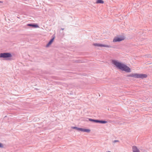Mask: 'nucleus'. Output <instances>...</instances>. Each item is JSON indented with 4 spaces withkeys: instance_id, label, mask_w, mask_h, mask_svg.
<instances>
[{
    "instance_id": "9d476101",
    "label": "nucleus",
    "mask_w": 152,
    "mask_h": 152,
    "mask_svg": "<svg viewBox=\"0 0 152 152\" xmlns=\"http://www.w3.org/2000/svg\"><path fill=\"white\" fill-rule=\"evenodd\" d=\"M81 131L86 132L87 133H89L90 132L91 130L88 129H86L82 128Z\"/></svg>"
},
{
    "instance_id": "2eb2a0df",
    "label": "nucleus",
    "mask_w": 152,
    "mask_h": 152,
    "mask_svg": "<svg viewBox=\"0 0 152 152\" xmlns=\"http://www.w3.org/2000/svg\"><path fill=\"white\" fill-rule=\"evenodd\" d=\"M3 147V145L0 143V147Z\"/></svg>"
},
{
    "instance_id": "dca6fc26",
    "label": "nucleus",
    "mask_w": 152,
    "mask_h": 152,
    "mask_svg": "<svg viewBox=\"0 0 152 152\" xmlns=\"http://www.w3.org/2000/svg\"><path fill=\"white\" fill-rule=\"evenodd\" d=\"M106 152H111V151H107Z\"/></svg>"
},
{
    "instance_id": "f8f14e48",
    "label": "nucleus",
    "mask_w": 152,
    "mask_h": 152,
    "mask_svg": "<svg viewBox=\"0 0 152 152\" xmlns=\"http://www.w3.org/2000/svg\"><path fill=\"white\" fill-rule=\"evenodd\" d=\"M107 123V121H104V120H99V123L102 124H105Z\"/></svg>"
},
{
    "instance_id": "a211bd4d",
    "label": "nucleus",
    "mask_w": 152,
    "mask_h": 152,
    "mask_svg": "<svg viewBox=\"0 0 152 152\" xmlns=\"http://www.w3.org/2000/svg\"><path fill=\"white\" fill-rule=\"evenodd\" d=\"M0 3H2V1H0Z\"/></svg>"
},
{
    "instance_id": "f03ea898",
    "label": "nucleus",
    "mask_w": 152,
    "mask_h": 152,
    "mask_svg": "<svg viewBox=\"0 0 152 152\" xmlns=\"http://www.w3.org/2000/svg\"><path fill=\"white\" fill-rule=\"evenodd\" d=\"M127 77H131L135 78L143 79L147 77V75L145 74L133 73L127 75Z\"/></svg>"
},
{
    "instance_id": "0eeeda50",
    "label": "nucleus",
    "mask_w": 152,
    "mask_h": 152,
    "mask_svg": "<svg viewBox=\"0 0 152 152\" xmlns=\"http://www.w3.org/2000/svg\"><path fill=\"white\" fill-rule=\"evenodd\" d=\"M55 39V37H53L48 42V43L46 45V47H48L53 42Z\"/></svg>"
},
{
    "instance_id": "6e6552de",
    "label": "nucleus",
    "mask_w": 152,
    "mask_h": 152,
    "mask_svg": "<svg viewBox=\"0 0 152 152\" xmlns=\"http://www.w3.org/2000/svg\"><path fill=\"white\" fill-rule=\"evenodd\" d=\"M132 150L133 152H140L139 150L136 146H133Z\"/></svg>"
},
{
    "instance_id": "ddd939ff",
    "label": "nucleus",
    "mask_w": 152,
    "mask_h": 152,
    "mask_svg": "<svg viewBox=\"0 0 152 152\" xmlns=\"http://www.w3.org/2000/svg\"><path fill=\"white\" fill-rule=\"evenodd\" d=\"M104 1L103 0H97L96 3L97 4H103Z\"/></svg>"
},
{
    "instance_id": "f3484780",
    "label": "nucleus",
    "mask_w": 152,
    "mask_h": 152,
    "mask_svg": "<svg viewBox=\"0 0 152 152\" xmlns=\"http://www.w3.org/2000/svg\"><path fill=\"white\" fill-rule=\"evenodd\" d=\"M64 28H61V29H62V30H64Z\"/></svg>"
},
{
    "instance_id": "4468645a",
    "label": "nucleus",
    "mask_w": 152,
    "mask_h": 152,
    "mask_svg": "<svg viewBox=\"0 0 152 152\" xmlns=\"http://www.w3.org/2000/svg\"><path fill=\"white\" fill-rule=\"evenodd\" d=\"M119 141L118 140H115L113 141L114 143H116V142H118Z\"/></svg>"
},
{
    "instance_id": "1a4fd4ad",
    "label": "nucleus",
    "mask_w": 152,
    "mask_h": 152,
    "mask_svg": "<svg viewBox=\"0 0 152 152\" xmlns=\"http://www.w3.org/2000/svg\"><path fill=\"white\" fill-rule=\"evenodd\" d=\"M88 120L92 122L95 123H99V120L98 119H94L92 118H89Z\"/></svg>"
},
{
    "instance_id": "9b49d317",
    "label": "nucleus",
    "mask_w": 152,
    "mask_h": 152,
    "mask_svg": "<svg viewBox=\"0 0 152 152\" xmlns=\"http://www.w3.org/2000/svg\"><path fill=\"white\" fill-rule=\"evenodd\" d=\"M71 128L72 129H75L76 130H77L78 131H81V130L82 128H78L76 126H72L71 127Z\"/></svg>"
},
{
    "instance_id": "f257e3e1",
    "label": "nucleus",
    "mask_w": 152,
    "mask_h": 152,
    "mask_svg": "<svg viewBox=\"0 0 152 152\" xmlns=\"http://www.w3.org/2000/svg\"><path fill=\"white\" fill-rule=\"evenodd\" d=\"M112 64L115 65L118 69L127 72H130V68L126 65L121 62L118 61L116 60H113L112 61Z\"/></svg>"
},
{
    "instance_id": "20e7f679",
    "label": "nucleus",
    "mask_w": 152,
    "mask_h": 152,
    "mask_svg": "<svg viewBox=\"0 0 152 152\" xmlns=\"http://www.w3.org/2000/svg\"><path fill=\"white\" fill-rule=\"evenodd\" d=\"M12 56L11 54L9 53H4L0 54V57L1 58H10Z\"/></svg>"
},
{
    "instance_id": "7ed1b4c3",
    "label": "nucleus",
    "mask_w": 152,
    "mask_h": 152,
    "mask_svg": "<svg viewBox=\"0 0 152 152\" xmlns=\"http://www.w3.org/2000/svg\"><path fill=\"white\" fill-rule=\"evenodd\" d=\"M125 39L124 36H121L120 37H115L113 39V42H120L124 40Z\"/></svg>"
},
{
    "instance_id": "39448f33",
    "label": "nucleus",
    "mask_w": 152,
    "mask_h": 152,
    "mask_svg": "<svg viewBox=\"0 0 152 152\" xmlns=\"http://www.w3.org/2000/svg\"><path fill=\"white\" fill-rule=\"evenodd\" d=\"M93 45H94V46H95L99 47H104L109 48H110L111 47V46L110 45H106L102 44H100L99 43H93Z\"/></svg>"
},
{
    "instance_id": "423d86ee",
    "label": "nucleus",
    "mask_w": 152,
    "mask_h": 152,
    "mask_svg": "<svg viewBox=\"0 0 152 152\" xmlns=\"http://www.w3.org/2000/svg\"><path fill=\"white\" fill-rule=\"evenodd\" d=\"M27 26L31 27L33 28H37L39 27V26L37 24L29 23L27 24Z\"/></svg>"
}]
</instances>
